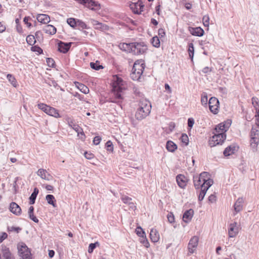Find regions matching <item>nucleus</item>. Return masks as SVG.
Returning <instances> with one entry per match:
<instances>
[{"label": "nucleus", "mask_w": 259, "mask_h": 259, "mask_svg": "<svg viewBox=\"0 0 259 259\" xmlns=\"http://www.w3.org/2000/svg\"><path fill=\"white\" fill-rule=\"evenodd\" d=\"M126 89V85L123 80L117 75H113L112 83L111 102L120 103L123 99V91Z\"/></svg>", "instance_id": "obj_1"}, {"label": "nucleus", "mask_w": 259, "mask_h": 259, "mask_svg": "<svg viewBox=\"0 0 259 259\" xmlns=\"http://www.w3.org/2000/svg\"><path fill=\"white\" fill-rule=\"evenodd\" d=\"M119 48L127 53H131L135 55H139L145 53L148 49L147 46L144 42H135L132 43H120Z\"/></svg>", "instance_id": "obj_2"}, {"label": "nucleus", "mask_w": 259, "mask_h": 259, "mask_svg": "<svg viewBox=\"0 0 259 259\" xmlns=\"http://www.w3.org/2000/svg\"><path fill=\"white\" fill-rule=\"evenodd\" d=\"M151 109V105L148 101L146 100H141L139 104V108L135 114L136 119L141 120L145 118L149 114Z\"/></svg>", "instance_id": "obj_3"}, {"label": "nucleus", "mask_w": 259, "mask_h": 259, "mask_svg": "<svg viewBox=\"0 0 259 259\" xmlns=\"http://www.w3.org/2000/svg\"><path fill=\"white\" fill-rule=\"evenodd\" d=\"M37 106L39 109L50 116H54L56 118L60 117L58 110L53 107H50L44 103L38 104Z\"/></svg>", "instance_id": "obj_4"}, {"label": "nucleus", "mask_w": 259, "mask_h": 259, "mask_svg": "<svg viewBox=\"0 0 259 259\" xmlns=\"http://www.w3.org/2000/svg\"><path fill=\"white\" fill-rule=\"evenodd\" d=\"M214 135L209 139L208 143L210 147H214L218 145L222 144L226 138V135H221L216 132H213Z\"/></svg>", "instance_id": "obj_5"}, {"label": "nucleus", "mask_w": 259, "mask_h": 259, "mask_svg": "<svg viewBox=\"0 0 259 259\" xmlns=\"http://www.w3.org/2000/svg\"><path fill=\"white\" fill-rule=\"evenodd\" d=\"M209 182L211 184V186L213 184V181L209 178V174L207 172H202L199 175L198 180L197 181L198 186H207Z\"/></svg>", "instance_id": "obj_6"}, {"label": "nucleus", "mask_w": 259, "mask_h": 259, "mask_svg": "<svg viewBox=\"0 0 259 259\" xmlns=\"http://www.w3.org/2000/svg\"><path fill=\"white\" fill-rule=\"evenodd\" d=\"M231 124V121L228 120L225 122L219 124L214 129V132L221 135H226L225 133L228 131Z\"/></svg>", "instance_id": "obj_7"}, {"label": "nucleus", "mask_w": 259, "mask_h": 259, "mask_svg": "<svg viewBox=\"0 0 259 259\" xmlns=\"http://www.w3.org/2000/svg\"><path fill=\"white\" fill-rule=\"evenodd\" d=\"M208 105L211 112L214 114L218 113L220 103L217 98L214 97H211L208 101Z\"/></svg>", "instance_id": "obj_8"}, {"label": "nucleus", "mask_w": 259, "mask_h": 259, "mask_svg": "<svg viewBox=\"0 0 259 259\" xmlns=\"http://www.w3.org/2000/svg\"><path fill=\"white\" fill-rule=\"evenodd\" d=\"M144 69V66H133L131 74V78L134 80H138L143 73Z\"/></svg>", "instance_id": "obj_9"}, {"label": "nucleus", "mask_w": 259, "mask_h": 259, "mask_svg": "<svg viewBox=\"0 0 259 259\" xmlns=\"http://www.w3.org/2000/svg\"><path fill=\"white\" fill-rule=\"evenodd\" d=\"M129 7L134 13L140 14L141 12L143 11L144 5L141 0H139L136 3H131Z\"/></svg>", "instance_id": "obj_10"}, {"label": "nucleus", "mask_w": 259, "mask_h": 259, "mask_svg": "<svg viewBox=\"0 0 259 259\" xmlns=\"http://www.w3.org/2000/svg\"><path fill=\"white\" fill-rule=\"evenodd\" d=\"M81 4L94 11H97L100 9V5L93 0H82Z\"/></svg>", "instance_id": "obj_11"}, {"label": "nucleus", "mask_w": 259, "mask_h": 259, "mask_svg": "<svg viewBox=\"0 0 259 259\" xmlns=\"http://www.w3.org/2000/svg\"><path fill=\"white\" fill-rule=\"evenodd\" d=\"M18 251L23 259H32L30 251L28 250L26 245H21L18 248Z\"/></svg>", "instance_id": "obj_12"}, {"label": "nucleus", "mask_w": 259, "mask_h": 259, "mask_svg": "<svg viewBox=\"0 0 259 259\" xmlns=\"http://www.w3.org/2000/svg\"><path fill=\"white\" fill-rule=\"evenodd\" d=\"M238 233V228L237 227V223L234 222L229 225L228 229V235L229 237L233 238L235 237Z\"/></svg>", "instance_id": "obj_13"}, {"label": "nucleus", "mask_w": 259, "mask_h": 259, "mask_svg": "<svg viewBox=\"0 0 259 259\" xmlns=\"http://www.w3.org/2000/svg\"><path fill=\"white\" fill-rule=\"evenodd\" d=\"M9 209L16 215L19 216L21 214V208L16 202H12L10 204Z\"/></svg>", "instance_id": "obj_14"}, {"label": "nucleus", "mask_w": 259, "mask_h": 259, "mask_svg": "<svg viewBox=\"0 0 259 259\" xmlns=\"http://www.w3.org/2000/svg\"><path fill=\"white\" fill-rule=\"evenodd\" d=\"M37 175L42 179L47 181H50L53 178L52 176H51L46 169L43 168L39 169L37 171Z\"/></svg>", "instance_id": "obj_15"}, {"label": "nucleus", "mask_w": 259, "mask_h": 259, "mask_svg": "<svg viewBox=\"0 0 259 259\" xmlns=\"http://www.w3.org/2000/svg\"><path fill=\"white\" fill-rule=\"evenodd\" d=\"M238 149V147L235 144L231 145L228 146L224 151V155L225 156H230L234 154Z\"/></svg>", "instance_id": "obj_16"}, {"label": "nucleus", "mask_w": 259, "mask_h": 259, "mask_svg": "<svg viewBox=\"0 0 259 259\" xmlns=\"http://www.w3.org/2000/svg\"><path fill=\"white\" fill-rule=\"evenodd\" d=\"M72 42L65 43L60 41L58 43V50L62 53H65L69 50Z\"/></svg>", "instance_id": "obj_17"}, {"label": "nucleus", "mask_w": 259, "mask_h": 259, "mask_svg": "<svg viewBox=\"0 0 259 259\" xmlns=\"http://www.w3.org/2000/svg\"><path fill=\"white\" fill-rule=\"evenodd\" d=\"M208 183L209 184L207 185V186H200L201 189L199 190L198 197V200L199 201H201L203 199L207 191L211 186V184L209 183V182H208Z\"/></svg>", "instance_id": "obj_18"}, {"label": "nucleus", "mask_w": 259, "mask_h": 259, "mask_svg": "<svg viewBox=\"0 0 259 259\" xmlns=\"http://www.w3.org/2000/svg\"><path fill=\"white\" fill-rule=\"evenodd\" d=\"M243 202L244 200L242 197H239L237 199L234 205V210L236 213L242 210Z\"/></svg>", "instance_id": "obj_19"}, {"label": "nucleus", "mask_w": 259, "mask_h": 259, "mask_svg": "<svg viewBox=\"0 0 259 259\" xmlns=\"http://www.w3.org/2000/svg\"><path fill=\"white\" fill-rule=\"evenodd\" d=\"M194 214V210L192 209H190L186 210L183 214V220L185 223L189 222Z\"/></svg>", "instance_id": "obj_20"}, {"label": "nucleus", "mask_w": 259, "mask_h": 259, "mask_svg": "<svg viewBox=\"0 0 259 259\" xmlns=\"http://www.w3.org/2000/svg\"><path fill=\"white\" fill-rule=\"evenodd\" d=\"M150 237L153 242H157L159 240V234L156 229H152L150 233Z\"/></svg>", "instance_id": "obj_21"}, {"label": "nucleus", "mask_w": 259, "mask_h": 259, "mask_svg": "<svg viewBox=\"0 0 259 259\" xmlns=\"http://www.w3.org/2000/svg\"><path fill=\"white\" fill-rule=\"evenodd\" d=\"M178 185L181 188H184L186 186V179L184 175H179L176 177Z\"/></svg>", "instance_id": "obj_22"}, {"label": "nucleus", "mask_w": 259, "mask_h": 259, "mask_svg": "<svg viewBox=\"0 0 259 259\" xmlns=\"http://www.w3.org/2000/svg\"><path fill=\"white\" fill-rule=\"evenodd\" d=\"M43 31L47 34L53 35L56 33V28L52 25H47L43 28Z\"/></svg>", "instance_id": "obj_23"}, {"label": "nucleus", "mask_w": 259, "mask_h": 259, "mask_svg": "<svg viewBox=\"0 0 259 259\" xmlns=\"http://www.w3.org/2000/svg\"><path fill=\"white\" fill-rule=\"evenodd\" d=\"M36 19L38 22L44 24H47L50 21V17L46 14H39Z\"/></svg>", "instance_id": "obj_24"}, {"label": "nucleus", "mask_w": 259, "mask_h": 259, "mask_svg": "<svg viewBox=\"0 0 259 259\" xmlns=\"http://www.w3.org/2000/svg\"><path fill=\"white\" fill-rule=\"evenodd\" d=\"M2 252L4 259H14L8 248L6 247L3 248Z\"/></svg>", "instance_id": "obj_25"}, {"label": "nucleus", "mask_w": 259, "mask_h": 259, "mask_svg": "<svg viewBox=\"0 0 259 259\" xmlns=\"http://www.w3.org/2000/svg\"><path fill=\"white\" fill-rule=\"evenodd\" d=\"M166 148L168 151L173 152L177 149V146L172 141H168L166 143Z\"/></svg>", "instance_id": "obj_26"}, {"label": "nucleus", "mask_w": 259, "mask_h": 259, "mask_svg": "<svg viewBox=\"0 0 259 259\" xmlns=\"http://www.w3.org/2000/svg\"><path fill=\"white\" fill-rule=\"evenodd\" d=\"M39 190L37 188L34 189L33 192L31 194L29 197V204H33L35 203V201L37 194H38Z\"/></svg>", "instance_id": "obj_27"}, {"label": "nucleus", "mask_w": 259, "mask_h": 259, "mask_svg": "<svg viewBox=\"0 0 259 259\" xmlns=\"http://www.w3.org/2000/svg\"><path fill=\"white\" fill-rule=\"evenodd\" d=\"M46 199L49 204L52 205L54 207H56V203H55L56 200L53 195H47L46 197Z\"/></svg>", "instance_id": "obj_28"}, {"label": "nucleus", "mask_w": 259, "mask_h": 259, "mask_svg": "<svg viewBox=\"0 0 259 259\" xmlns=\"http://www.w3.org/2000/svg\"><path fill=\"white\" fill-rule=\"evenodd\" d=\"M250 146L252 148L256 150L257 145L259 143V136L250 138Z\"/></svg>", "instance_id": "obj_29"}, {"label": "nucleus", "mask_w": 259, "mask_h": 259, "mask_svg": "<svg viewBox=\"0 0 259 259\" xmlns=\"http://www.w3.org/2000/svg\"><path fill=\"white\" fill-rule=\"evenodd\" d=\"M33 211H34V207L31 206L29 208V210H28L29 218H30V219L32 220L35 223H38V220L34 215Z\"/></svg>", "instance_id": "obj_30"}, {"label": "nucleus", "mask_w": 259, "mask_h": 259, "mask_svg": "<svg viewBox=\"0 0 259 259\" xmlns=\"http://www.w3.org/2000/svg\"><path fill=\"white\" fill-rule=\"evenodd\" d=\"M189 57L191 59V61H193V56L194 54V48L193 46V44L192 42H190L188 45V50Z\"/></svg>", "instance_id": "obj_31"}, {"label": "nucleus", "mask_w": 259, "mask_h": 259, "mask_svg": "<svg viewBox=\"0 0 259 259\" xmlns=\"http://www.w3.org/2000/svg\"><path fill=\"white\" fill-rule=\"evenodd\" d=\"M7 77L9 81L14 87H16L17 86V82L13 75L10 74H7Z\"/></svg>", "instance_id": "obj_32"}, {"label": "nucleus", "mask_w": 259, "mask_h": 259, "mask_svg": "<svg viewBox=\"0 0 259 259\" xmlns=\"http://www.w3.org/2000/svg\"><path fill=\"white\" fill-rule=\"evenodd\" d=\"M26 39L27 43L30 46H33L36 42L35 36L31 34L28 35Z\"/></svg>", "instance_id": "obj_33"}, {"label": "nucleus", "mask_w": 259, "mask_h": 259, "mask_svg": "<svg viewBox=\"0 0 259 259\" xmlns=\"http://www.w3.org/2000/svg\"><path fill=\"white\" fill-rule=\"evenodd\" d=\"M194 238V237L191 238L188 246L189 252L190 253H193L194 252V241L193 240Z\"/></svg>", "instance_id": "obj_34"}, {"label": "nucleus", "mask_w": 259, "mask_h": 259, "mask_svg": "<svg viewBox=\"0 0 259 259\" xmlns=\"http://www.w3.org/2000/svg\"><path fill=\"white\" fill-rule=\"evenodd\" d=\"M69 125L72 127V128L78 133V134L81 133L82 129L78 126V125L75 124L72 121L69 122Z\"/></svg>", "instance_id": "obj_35"}, {"label": "nucleus", "mask_w": 259, "mask_h": 259, "mask_svg": "<svg viewBox=\"0 0 259 259\" xmlns=\"http://www.w3.org/2000/svg\"><path fill=\"white\" fill-rule=\"evenodd\" d=\"M79 86L78 89L80 90V92L82 93L87 94L89 93V88L85 85L84 84L82 83H77Z\"/></svg>", "instance_id": "obj_36"}, {"label": "nucleus", "mask_w": 259, "mask_h": 259, "mask_svg": "<svg viewBox=\"0 0 259 259\" xmlns=\"http://www.w3.org/2000/svg\"><path fill=\"white\" fill-rule=\"evenodd\" d=\"M121 199L122 202L127 205L130 204L132 202V198L124 195H122L121 197Z\"/></svg>", "instance_id": "obj_37"}, {"label": "nucleus", "mask_w": 259, "mask_h": 259, "mask_svg": "<svg viewBox=\"0 0 259 259\" xmlns=\"http://www.w3.org/2000/svg\"><path fill=\"white\" fill-rule=\"evenodd\" d=\"M67 22L72 28L77 26V20L74 18H70L67 19Z\"/></svg>", "instance_id": "obj_38"}, {"label": "nucleus", "mask_w": 259, "mask_h": 259, "mask_svg": "<svg viewBox=\"0 0 259 259\" xmlns=\"http://www.w3.org/2000/svg\"><path fill=\"white\" fill-rule=\"evenodd\" d=\"M151 43L156 48H158L160 46V40L157 36H154L152 38Z\"/></svg>", "instance_id": "obj_39"}, {"label": "nucleus", "mask_w": 259, "mask_h": 259, "mask_svg": "<svg viewBox=\"0 0 259 259\" xmlns=\"http://www.w3.org/2000/svg\"><path fill=\"white\" fill-rule=\"evenodd\" d=\"M182 143H184L185 145H188L189 143V138L186 134H183L180 138Z\"/></svg>", "instance_id": "obj_40"}, {"label": "nucleus", "mask_w": 259, "mask_h": 259, "mask_svg": "<svg viewBox=\"0 0 259 259\" xmlns=\"http://www.w3.org/2000/svg\"><path fill=\"white\" fill-rule=\"evenodd\" d=\"M207 96L205 93H203L201 97V102L203 105H206L207 104Z\"/></svg>", "instance_id": "obj_41"}, {"label": "nucleus", "mask_w": 259, "mask_h": 259, "mask_svg": "<svg viewBox=\"0 0 259 259\" xmlns=\"http://www.w3.org/2000/svg\"><path fill=\"white\" fill-rule=\"evenodd\" d=\"M204 34V30L200 27H195V36H201Z\"/></svg>", "instance_id": "obj_42"}, {"label": "nucleus", "mask_w": 259, "mask_h": 259, "mask_svg": "<svg viewBox=\"0 0 259 259\" xmlns=\"http://www.w3.org/2000/svg\"><path fill=\"white\" fill-rule=\"evenodd\" d=\"M137 234L140 236L143 237L145 234V232L141 227H138L136 229Z\"/></svg>", "instance_id": "obj_43"}, {"label": "nucleus", "mask_w": 259, "mask_h": 259, "mask_svg": "<svg viewBox=\"0 0 259 259\" xmlns=\"http://www.w3.org/2000/svg\"><path fill=\"white\" fill-rule=\"evenodd\" d=\"M259 136V131L254 128L253 127H252L251 132H250V138L253 137H258Z\"/></svg>", "instance_id": "obj_44"}, {"label": "nucleus", "mask_w": 259, "mask_h": 259, "mask_svg": "<svg viewBox=\"0 0 259 259\" xmlns=\"http://www.w3.org/2000/svg\"><path fill=\"white\" fill-rule=\"evenodd\" d=\"M77 26H78L79 28L82 29H88L87 25L86 24L80 20H77Z\"/></svg>", "instance_id": "obj_45"}, {"label": "nucleus", "mask_w": 259, "mask_h": 259, "mask_svg": "<svg viewBox=\"0 0 259 259\" xmlns=\"http://www.w3.org/2000/svg\"><path fill=\"white\" fill-rule=\"evenodd\" d=\"M202 21H203V25H204V26L208 27L209 24V18L208 16H207V15L204 16L202 18Z\"/></svg>", "instance_id": "obj_46"}, {"label": "nucleus", "mask_w": 259, "mask_h": 259, "mask_svg": "<svg viewBox=\"0 0 259 259\" xmlns=\"http://www.w3.org/2000/svg\"><path fill=\"white\" fill-rule=\"evenodd\" d=\"M252 103L254 107L257 109L259 107V101L257 98L253 97L252 98Z\"/></svg>", "instance_id": "obj_47"}, {"label": "nucleus", "mask_w": 259, "mask_h": 259, "mask_svg": "<svg viewBox=\"0 0 259 259\" xmlns=\"http://www.w3.org/2000/svg\"><path fill=\"white\" fill-rule=\"evenodd\" d=\"M167 218L170 223H172L175 222V217L172 212H169L167 215Z\"/></svg>", "instance_id": "obj_48"}, {"label": "nucleus", "mask_w": 259, "mask_h": 259, "mask_svg": "<svg viewBox=\"0 0 259 259\" xmlns=\"http://www.w3.org/2000/svg\"><path fill=\"white\" fill-rule=\"evenodd\" d=\"M21 230V229L19 227H9L8 228V230L9 232H16V233H19V232Z\"/></svg>", "instance_id": "obj_49"}, {"label": "nucleus", "mask_w": 259, "mask_h": 259, "mask_svg": "<svg viewBox=\"0 0 259 259\" xmlns=\"http://www.w3.org/2000/svg\"><path fill=\"white\" fill-rule=\"evenodd\" d=\"M31 50L32 51L37 52L38 54H41L42 52V50L36 46L32 47Z\"/></svg>", "instance_id": "obj_50"}, {"label": "nucleus", "mask_w": 259, "mask_h": 259, "mask_svg": "<svg viewBox=\"0 0 259 259\" xmlns=\"http://www.w3.org/2000/svg\"><path fill=\"white\" fill-rule=\"evenodd\" d=\"M97 244H98V242H97L95 243H91L89 245V249H88L89 253L93 252L94 249L96 248Z\"/></svg>", "instance_id": "obj_51"}, {"label": "nucleus", "mask_w": 259, "mask_h": 259, "mask_svg": "<svg viewBox=\"0 0 259 259\" xmlns=\"http://www.w3.org/2000/svg\"><path fill=\"white\" fill-rule=\"evenodd\" d=\"M106 146H107V150L108 151H112L113 150V145H112V142L110 141H108L106 144Z\"/></svg>", "instance_id": "obj_52"}, {"label": "nucleus", "mask_w": 259, "mask_h": 259, "mask_svg": "<svg viewBox=\"0 0 259 259\" xmlns=\"http://www.w3.org/2000/svg\"><path fill=\"white\" fill-rule=\"evenodd\" d=\"M100 24H101V25H98V26H96L95 28L101 29L102 30H105L108 29V26L106 25L103 24L101 23H100Z\"/></svg>", "instance_id": "obj_53"}, {"label": "nucleus", "mask_w": 259, "mask_h": 259, "mask_svg": "<svg viewBox=\"0 0 259 259\" xmlns=\"http://www.w3.org/2000/svg\"><path fill=\"white\" fill-rule=\"evenodd\" d=\"M175 127V123L173 122H171L169 123L168 125V131L167 132V133H169L174 130Z\"/></svg>", "instance_id": "obj_54"}, {"label": "nucleus", "mask_w": 259, "mask_h": 259, "mask_svg": "<svg viewBox=\"0 0 259 259\" xmlns=\"http://www.w3.org/2000/svg\"><path fill=\"white\" fill-rule=\"evenodd\" d=\"M208 200L210 203H214L216 201V196L214 194H211L208 197Z\"/></svg>", "instance_id": "obj_55"}, {"label": "nucleus", "mask_w": 259, "mask_h": 259, "mask_svg": "<svg viewBox=\"0 0 259 259\" xmlns=\"http://www.w3.org/2000/svg\"><path fill=\"white\" fill-rule=\"evenodd\" d=\"M101 140V138L99 136H96L93 140V143L95 145H97L100 144Z\"/></svg>", "instance_id": "obj_56"}, {"label": "nucleus", "mask_w": 259, "mask_h": 259, "mask_svg": "<svg viewBox=\"0 0 259 259\" xmlns=\"http://www.w3.org/2000/svg\"><path fill=\"white\" fill-rule=\"evenodd\" d=\"M194 123V120L193 118H190L188 120V127L191 128Z\"/></svg>", "instance_id": "obj_57"}, {"label": "nucleus", "mask_w": 259, "mask_h": 259, "mask_svg": "<svg viewBox=\"0 0 259 259\" xmlns=\"http://www.w3.org/2000/svg\"><path fill=\"white\" fill-rule=\"evenodd\" d=\"M30 19V18L29 17H25L23 20V22L25 23V24H26L27 25L28 27L29 28L31 26V24L28 22V21Z\"/></svg>", "instance_id": "obj_58"}, {"label": "nucleus", "mask_w": 259, "mask_h": 259, "mask_svg": "<svg viewBox=\"0 0 259 259\" xmlns=\"http://www.w3.org/2000/svg\"><path fill=\"white\" fill-rule=\"evenodd\" d=\"M145 61L143 59H139L136 60L133 65H144Z\"/></svg>", "instance_id": "obj_59"}, {"label": "nucleus", "mask_w": 259, "mask_h": 259, "mask_svg": "<svg viewBox=\"0 0 259 259\" xmlns=\"http://www.w3.org/2000/svg\"><path fill=\"white\" fill-rule=\"evenodd\" d=\"M164 30L162 28L159 29L158 30V35L160 37H162L165 35Z\"/></svg>", "instance_id": "obj_60"}, {"label": "nucleus", "mask_w": 259, "mask_h": 259, "mask_svg": "<svg viewBox=\"0 0 259 259\" xmlns=\"http://www.w3.org/2000/svg\"><path fill=\"white\" fill-rule=\"evenodd\" d=\"M7 234L6 233H3L0 236V243L2 242L4 239L7 238Z\"/></svg>", "instance_id": "obj_61"}, {"label": "nucleus", "mask_w": 259, "mask_h": 259, "mask_svg": "<svg viewBox=\"0 0 259 259\" xmlns=\"http://www.w3.org/2000/svg\"><path fill=\"white\" fill-rule=\"evenodd\" d=\"M211 67H208V66H206L205 67H204L203 69V70L202 71L204 72V73H208L209 72H210L211 71Z\"/></svg>", "instance_id": "obj_62"}, {"label": "nucleus", "mask_w": 259, "mask_h": 259, "mask_svg": "<svg viewBox=\"0 0 259 259\" xmlns=\"http://www.w3.org/2000/svg\"><path fill=\"white\" fill-rule=\"evenodd\" d=\"M47 62L48 64V65H55V61L52 58H47Z\"/></svg>", "instance_id": "obj_63"}, {"label": "nucleus", "mask_w": 259, "mask_h": 259, "mask_svg": "<svg viewBox=\"0 0 259 259\" xmlns=\"http://www.w3.org/2000/svg\"><path fill=\"white\" fill-rule=\"evenodd\" d=\"M45 188H46V189L47 190L50 191H53L54 189L53 186H52V185H46L45 186Z\"/></svg>", "instance_id": "obj_64"}]
</instances>
